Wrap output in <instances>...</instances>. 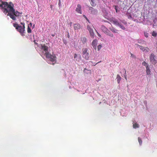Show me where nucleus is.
I'll return each instance as SVG.
<instances>
[{"instance_id":"1","label":"nucleus","mask_w":157,"mask_h":157,"mask_svg":"<svg viewBox=\"0 0 157 157\" xmlns=\"http://www.w3.org/2000/svg\"><path fill=\"white\" fill-rule=\"evenodd\" d=\"M10 2L8 4L7 2L0 1V7L2 10L3 13L5 14L8 13V8L9 6Z\"/></svg>"},{"instance_id":"2","label":"nucleus","mask_w":157,"mask_h":157,"mask_svg":"<svg viewBox=\"0 0 157 157\" xmlns=\"http://www.w3.org/2000/svg\"><path fill=\"white\" fill-rule=\"evenodd\" d=\"M13 3L10 2L9 6L8 8V12H12V13L14 14L15 16H18L19 15L20 13L17 11H15V10L13 8Z\"/></svg>"},{"instance_id":"3","label":"nucleus","mask_w":157,"mask_h":157,"mask_svg":"<svg viewBox=\"0 0 157 157\" xmlns=\"http://www.w3.org/2000/svg\"><path fill=\"white\" fill-rule=\"evenodd\" d=\"M13 26L16 28L17 31L19 32L21 34L23 35V34L25 33V26L22 27L21 25L17 23L13 24Z\"/></svg>"},{"instance_id":"4","label":"nucleus","mask_w":157,"mask_h":157,"mask_svg":"<svg viewBox=\"0 0 157 157\" xmlns=\"http://www.w3.org/2000/svg\"><path fill=\"white\" fill-rule=\"evenodd\" d=\"M40 49L42 53L45 56L49 53L48 51L49 48L48 46L45 44H41L40 45Z\"/></svg>"},{"instance_id":"5","label":"nucleus","mask_w":157,"mask_h":157,"mask_svg":"<svg viewBox=\"0 0 157 157\" xmlns=\"http://www.w3.org/2000/svg\"><path fill=\"white\" fill-rule=\"evenodd\" d=\"M88 50L87 48H83L82 50V57L86 60H88L89 57V53L87 52Z\"/></svg>"},{"instance_id":"6","label":"nucleus","mask_w":157,"mask_h":157,"mask_svg":"<svg viewBox=\"0 0 157 157\" xmlns=\"http://www.w3.org/2000/svg\"><path fill=\"white\" fill-rule=\"evenodd\" d=\"M45 56L46 58L48 59L52 62H54L56 60V57L55 55H52L49 53H47Z\"/></svg>"},{"instance_id":"7","label":"nucleus","mask_w":157,"mask_h":157,"mask_svg":"<svg viewBox=\"0 0 157 157\" xmlns=\"http://www.w3.org/2000/svg\"><path fill=\"white\" fill-rule=\"evenodd\" d=\"M135 45L136 48H139L143 52H147L149 51V49L147 47H144L140 46L137 44H136Z\"/></svg>"},{"instance_id":"8","label":"nucleus","mask_w":157,"mask_h":157,"mask_svg":"<svg viewBox=\"0 0 157 157\" xmlns=\"http://www.w3.org/2000/svg\"><path fill=\"white\" fill-rule=\"evenodd\" d=\"M155 56L153 53L151 54L150 56V61L152 63L154 64H155L157 62V60L155 59Z\"/></svg>"},{"instance_id":"9","label":"nucleus","mask_w":157,"mask_h":157,"mask_svg":"<svg viewBox=\"0 0 157 157\" xmlns=\"http://www.w3.org/2000/svg\"><path fill=\"white\" fill-rule=\"evenodd\" d=\"M87 29L89 31L90 35V37L93 38H94V33L93 32V29L89 25H87Z\"/></svg>"},{"instance_id":"10","label":"nucleus","mask_w":157,"mask_h":157,"mask_svg":"<svg viewBox=\"0 0 157 157\" xmlns=\"http://www.w3.org/2000/svg\"><path fill=\"white\" fill-rule=\"evenodd\" d=\"M98 41L96 39L94 40L92 42V45L93 47L96 50L97 48V45Z\"/></svg>"},{"instance_id":"11","label":"nucleus","mask_w":157,"mask_h":157,"mask_svg":"<svg viewBox=\"0 0 157 157\" xmlns=\"http://www.w3.org/2000/svg\"><path fill=\"white\" fill-rule=\"evenodd\" d=\"M76 11L78 13L82 14L81 6L80 5L78 4L77 7L76 8Z\"/></svg>"},{"instance_id":"12","label":"nucleus","mask_w":157,"mask_h":157,"mask_svg":"<svg viewBox=\"0 0 157 157\" xmlns=\"http://www.w3.org/2000/svg\"><path fill=\"white\" fill-rule=\"evenodd\" d=\"M73 27L74 30H77L81 28V26L79 23H76L73 25Z\"/></svg>"},{"instance_id":"13","label":"nucleus","mask_w":157,"mask_h":157,"mask_svg":"<svg viewBox=\"0 0 157 157\" xmlns=\"http://www.w3.org/2000/svg\"><path fill=\"white\" fill-rule=\"evenodd\" d=\"M89 10L90 11L91 13L92 14H96L97 13V10L94 9L92 7H90Z\"/></svg>"},{"instance_id":"14","label":"nucleus","mask_w":157,"mask_h":157,"mask_svg":"<svg viewBox=\"0 0 157 157\" xmlns=\"http://www.w3.org/2000/svg\"><path fill=\"white\" fill-rule=\"evenodd\" d=\"M10 12H8V16H9L13 20H15L16 19V18L15 17V15H14V14H11V13H10Z\"/></svg>"},{"instance_id":"15","label":"nucleus","mask_w":157,"mask_h":157,"mask_svg":"<svg viewBox=\"0 0 157 157\" xmlns=\"http://www.w3.org/2000/svg\"><path fill=\"white\" fill-rule=\"evenodd\" d=\"M101 29L102 31L105 33H107V32L109 31L108 29L106 28L105 26H102L101 27Z\"/></svg>"},{"instance_id":"16","label":"nucleus","mask_w":157,"mask_h":157,"mask_svg":"<svg viewBox=\"0 0 157 157\" xmlns=\"http://www.w3.org/2000/svg\"><path fill=\"white\" fill-rule=\"evenodd\" d=\"M81 40L83 44H84L86 43L87 41V39L86 37H81Z\"/></svg>"},{"instance_id":"17","label":"nucleus","mask_w":157,"mask_h":157,"mask_svg":"<svg viewBox=\"0 0 157 157\" xmlns=\"http://www.w3.org/2000/svg\"><path fill=\"white\" fill-rule=\"evenodd\" d=\"M84 72L87 74H91V71L90 70H87L86 68H85L84 70Z\"/></svg>"},{"instance_id":"18","label":"nucleus","mask_w":157,"mask_h":157,"mask_svg":"<svg viewBox=\"0 0 157 157\" xmlns=\"http://www.w3.org/2000/svg\"><path fill=\"white\" fill-rule=\"evenodd\" d=\"M121 78L119 75H117V83L119 84L120 83L121 80Z\"/></svg>"},{"instance_id":"19","label":"nucleus","mask_w":157,"mask_h":157,"mask_svg":"<svg viewBox=\"0 0 157 157\" xmlns=\"http://www.w3.org/2000/svg\"><path fill=\"white\" fill-rule=\"evenodd\" d=\"M146 72L147 75H150L151 71L148 66L146 67Z\"/></svg>"},{"instance_id":"20","label":"nucleus","mask_w":157,"mask_h":157,"mask_svg":"<svg viewBox=\"0 0 157 157\" xmlns=\"http://www.w3.org/2000/svg\"><path fill=\"white\" fill-rule=\"evenodd\" d=\"M106 34L111 37H113V34L110 32L109 30L107 32V33H106Z\"/></svg>"},{"instance_id":"21","label":"nucleus","mask_w":157,"mask_h":157,"mask_svg":"<svg viewBox=\"0 0 157 157\" xmlns=\"http://www.w3.org/2000/svg\"><path fill=\"white\" fill-rule=\"evenodd\" d=\"M139 125L136 123H135L133 125V127L134 128H139Z\"/></svg>"},{"instance_id":"22","label":"nucleus","mask_w":157,"mask_h":157,"mask_svg":"<svg viewBox=\"0 0 157 157\" xmlns=\"http://www.w3.org/2000/svg\"><path fill=\"white\" fill-rule=\"evenodd\" d=\"M113 22L115 25H117L118 26L119 25V23L116 20H114L113 21Z\"/></svg>"},{"instance_id":"23","label":"nucleus","mask_w":157,"mask_h":157,"mask_svg":"<svg viewBox=\"0 0 157 157\" xmlns=\"http://www.w3.org/2000/svg\"><path fill=\"white\" fill-rule=\"evenodd\" d=\"M123 30L125 29V28L121 24L119 23V25H118Z\"/></svg>"},{"instance_id":"24","label":"nucleus","mask_w":157,"mask_h":157,"mask_svg":"<svg viewBox=\"0 0 157 157\" xmlns=\"http://www.w3.org/2000/svg\"><path fill=\"white\" fill-rule=\"evenodd\" d=\"M27 32L28 33H31V30L30 28L29 25H28L27 28Z\"/></svg>"},{"instance_id":"25","label":"nucleus","mask_w":157,"mask_h":157,"mask_svg":"<svg viewBox=\"0 0 157 157\" xmlns=\"http://www.w3.org/2000/svg\"><path fill=\"white\" fill-rule=\"evenodd\" d=\"M94 0H91V1L90 2V4L91 5L93 6L95 5V4L94 3Z\"/></svg>"},{"instance_id":"26","label":"nucleus","mask_w":157,"mask_h":157,"mask_svg":"<svg viewBox=\"0 0 157 157\" xmlns=\"http://www.w3.org/2000/svg\"><path fill=\"white\" fill-rule=\"evenodd\" d=\"M142 64L143 66H145L146 67H147V66H148L147 63H146L145 61H144L142 63Z\"/></svg>"},{"instance_id":"27","label":"nucleus","mask_w":157,"mask_h":157,"mask_svg":"<svg viewBox=\"0 0 157 157\" xmlns=\"http://www.w3.org/2000/svg\"><path fill=\"white\" fill-rule=\"evenodd\" d=\"M138 140L140 144L141 145L142 143V140L139 137L138 138Z\"/></svg>"},{"instance_id":"28","label":"nucleus","mask_w":157,"mask_h":157,"mask_svg":"<svg viewBox=\"0 0 157 157\" xmlns=\"http://www.w3.org/2000/svg\"><path fill=\"white\" fill-rule=\"evenodd\" d=\"M152 35L153 36L155 37L157 35V33L153 31Z\"/></svg>"},{"instance_id":"29","label":"nucleus","mask_w":157,"mask_h":157,"mask_svg":"<svg viewBox=\"0 0 157 157\" xmlns=\"http://www.w3.org/2000/svg\"><path fill=\"white\" fill-rule=\"evenodd\" d=\"M144 42V41L142 40H138V43L139 44H143Z\"/></svg>"},{"instance_id":"30","label":"nucleus","mask_w":157,"mask_h":157,"mask_svg":"<svg viewBox=\"0 0 157 157\" xmlns=\"http://www.w3.org/2000/svg\"><path fill=\"white\" fill-rule=\"evenodd\" d=\"M102 47V46L101 45H99L98 47H97V48H98V51H99L100 49Z\"/></svg>"},{"instance_id":"31","label":"nucleus","mask_w":157,"mask_h":157,"mask_svg":"<svg viewBox=\"0 0 157 157\" xmlns=\"http://www.w3.org/2000/svg\"><path fill=\"white\" fill-rule=\"evenodd\" d=\"M83 17L86 19V20L89 23H90V21L87 18V17L85 15H83Z\"/></svg>"},{"instance_id":"32","label":"nucleus","mask_w":157,"mask_h":157,"mask_svg":"<svg viewBox=\"0 0 157 157\" xmlns=\"http://www.w3.org/2000/svg\"><path fill=\"white\" fill-rule=\"evenodd\" d=\"M124 70L125 71V73L124 74V78H125V80H127V77H126V71L125 69H124Z\"/></svg>"},{"instance_id":"33","label":"nucleus","mask_w":157,"mask_h":157,"mask_svg":"<svg viewBox=\"0 0 157 157\" xmlns=\"http://www.w3.org/2000/svg\"><path fill=\"white\" fill-rule=\"evenodd\" d=\"M111 30L114 33H117V30H114V29H111Z\"/></svg>"},{"instance_id":"34","label":"nucleus","mask_w":157,"mask_h":157,"mask_svg":"<svg viewBox=\"0 0 157 157\" xmlns=\"http://www.w3.org/2000/svg\"><path fill=\"white\" fill-rule=\"evenodd\" d=\"M78 56V55L77 54H75L74 56V59L76 58Z\"/></svg>"},{"instance_id":"35","label":"nucleus","mask_w":157,"mask_h":157,"mask_svg":"<svg viewBox=\"0 0 157 157\" xmlns=\"http://www.w3.org/2000/svg\"><path fill=\"white\" fill-rule=\"evenodd\" d=\"M97 34H98V36L100 37H101V35L98 32H97Z\"/></svg>"},{"instance_id":"36","label":"nucleus","mask_w":157,"mask_h":157,"mask_svg":"<svg viewBox=\"0 0 157 157\" xmlns=\"http://www.w3.org/2000/svg\"><path fill=\"white\" fill-rule=\"evenodd\" d=\"M21 25H23L22 27H23L24 26H25V23H24L21 22Z\"/></svg>"},{"instance_id":"37","label":"nucleus","mask_w":157,"mask_h":157,"mask_svg":"<svg viewBox=\"0 0 157 157\" xmlns=\"http://www.w3.org/2000/svg\"><path fill=\"white\" fill-rule=\"evenodd\" d=\"M145 36H146V37H147L148 36V34H145Z\"/></svg>"},{"instance_id":"38","label":"nucleus","mask_w":157,"mask_h":157,"mask_svg":"<svg viewBox=\"0 0 157 157\" xmlns=\"http://www.w3.org/2000/svg\"><path fill=\"white\" fill-rule=\"evenodd\" d=\"M72 24V22H70L69 23V25H70V27L71 26Z\"/></svg>"},{"instance_id":"39","label":"nucleus","mask_w":157,"mask_h":157,"mask_svg":"<svg viewBox=\"0 0 157 157\" xmlns=\"http://www.w3.org/2000/svg\"><path fill=\"white\" fill-rule=\"evenodd\" d=\"M101 62V61H100V62H98L97 63H96L95 65H94V66H95L96 64H98V63H100V62Z\"/></svg>"},{"instance_id":"40","label":"nucleus","mask_w":157,"mask_h":157,"mask_svg":"<svg viewBox=\"0 0 157 157\" xmlns=\"http://www.w3.org/2000/svg\"><path fill=\"white\" fill-rule=\"evenodd\" d=\"M59 6H60L61 5V2H59V4H58Z\"/></svg>"},{"instance_id":"41","label":"nucleus","mask_w":157,"mask_h":157,"mask_svg":"<svg viewBox=\"0 0 157 157\" xmlns=\"http://www.w3.org/2000/svg\"><path fill=\"white\" fill-rule=\"evenodd\" d=\"M67 36H68V38L69 37V33H68V34H67Z\"/></svg>"},{"instance_id":"42","label":"nucleus","mask_w":157,"mask_h":157,"mask_svg":"<svg viewBox=\"0 0 157 157\" xmlns=\"http://www.w3.org/2000/svg\"><path fill=\"white\" fill-rule=\"evenodd\" d=\"M30 25L31 26H32V23H30Z\"/></svg>"},{"instance_id":"43","label":"nucleus","mask_w":157,"mask_h":157,"mask_svg":"<svg viewBox=\"0 0 157 157\" xmlns=\"http://www.w3.org/2000/svg\"><path fill=\"white\" fill-rule=\"evenodd\" d=\"M131 56H133V54H131Z\"/></svg>"},{"instance_id":"44","label":"nucleus","mask_w":157,"mask_h":157,"mask_svg":"<svg viewBox=\"0 0 157 157\" xmlns=\"http://www.w3.org/2000/svg\"><path fill=\"white\" fill-rule=\"evenodd\" d=\"M124 24H125H125H126V22H124Z\"/></svg>"},{"instance_id":"45","label":"nucleus","mask_w":157,"mask_h":157,"mask_svg":"<svg viewBox=\"0 0 157 157\" xmlns=\"http://www.w3.org/2000/svg\"><path fill=\"white\" fill-rule=\"evenodd\" d=\"M59 2H61V1H60V0H59Z\"/></svg>"},{"instance_id":"46","label":"nucleus","mask_w":157,"mask_h":157,"mask_svg":"<svg viewBox=\"0 0 157 157\" xmlns=\"http://www.w3.org/2000/svg\"><path fill=\"white\" fill-rule=\"evenodd\" d=\"M52 35V36H54V35Z\"/></svg>"},{"instance_id":"47","label":"nucleus","mask_w":157,"mask_h":157,"mask_svg":"<svg viewBox=\"0 0 157 157\" xmlns=\"http://www.w3.org/2000/svg\"><path fill=\"white\" fill-rule=\"evenodd\" d=\"M90 62H91L92 63H93V62L92 61H90Z\"/></svg>"},{"instance_id":"48","label":"nucleus","mask_w":157,"mask_h":157,"mask_svg":"<svg viewBox=\"0 0 157 157\" xmlns=\"http://www.w3.org/2000/svg\"><path fill=\"white\" fill-rule=\"evenodd\" d=\"M116 11L117 12V10L116 9Z\"/></svg>"}]
</instances>
